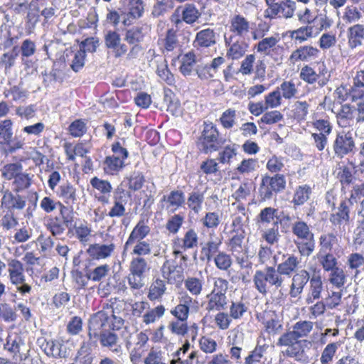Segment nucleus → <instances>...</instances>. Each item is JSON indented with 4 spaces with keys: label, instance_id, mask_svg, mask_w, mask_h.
<instances>
[{
    "label": "nucleus",
    "instance_id": "obj_1",
    "mask_svg": "<svg viewBox=\"0 0 364 364\" xmlns=\"http://www.w3.org/2000/svg\"><path fill=\"white\" fill-rule=\"evenodd\" d=\"M255 289L262 295H266L269 287L276 289L282 287L284 278L275 266H267L263 270H257L253 276Z\"/></svg>",
    "mask_w": 364,
    "mask_h": 364
},
{
    "label": "nucleus",
    "instance_id": "obj_2",
    "mask_svg": "<svg viewBox=\"0 0 364 364\" xmlns=\"http://www.w3.org/2000/svg\"><path fill=\"white\" fill-rule=\"evenodd\" d=\"M253 23L241 14H232L228 20V30L230 38L237 37L242 40L249 38L252 33Z\"/></svg>",
    "mask_w": 364,
    "mask_h": 364
},
{
    "label": "nucleus",
    "instance_id": "obj_3",
    "mask_svg": "<svg viewBox=\"0 0 364 364\" xmlns=\"http://www.w3.org/2000/svg\"><path fill=\"white\" fill-rule=\"evenodd\" d=\"M266 3L268 7L264 11V17L270 19L276 16L292 18L296 10V2L293 0H282L278 2H275V0H268Z\"/></svg>",
    "mask_w": 364,
    "mask_h": 364
},
{
    "label": "nucleus",
    "instance_id": "obj_4",
    "mask_svg": "<svg viewBox=\"0 0 364 364\" xmlns=\"http://www.w3.org/2000/svg\"><path fill=\"white\" fill-rule=\"evenodd\" d=\"M275 267L282 276L290 277L294 273L297 272L301 264V258L292 254L282 253L278 251L273 257Z\"/></svg>",
    "mask_w": 364,
    "mask_h": 364
},
{
    "label": "nucleus",
    "instance_id": "obj_5",
    "mask_svg": "<svg viewBox=\"0 0 364 364\" xmlns=\"http://www.w3.org/2000/svg\"><path fill=\"white\" fill-rule=\"evenodd\" d=\"M286 187V180L284 175L276 174L273 177L266 176L262 180L259 189V196L264 200L272 198L273 193L282 192Z\"/></svg>",
    "mask_w": 364,
    "mask_h": 364
},
{
    "label": "nucleus",
    "instance_id": "obj_6",
    "mask_svg": "<svg viewBox=\"0 0 364 364\" xmlns=\"http://www.w3.org/2000/svg\"><path fill=\"white\" fill-rule=\"evenodd\" d=\"M201 14L193 4H186L181 8H177L171 16V21L176 26L185 22L193 24L200 17Z\"/></svg>",
    "mask_w": 364,
    "mask_h": 364
},
{
    "label": "nucleus",
    "instance_id": "obj_7",
    "mask_svg": "<svg viewBox=\"0 0 364 364\" xmlns=\"http://www.w3.org/2000/svg\"><path fill=\"white\" fill-rule=\"evenodd\" d=\"M218 138V132L216 127L212 122H205L202 136L198 143V149L206 154L215 151Z\"/></svg>",
    "mask_w": 364,
    "mask_h": 364
},
{
    "label": "nucleus",
    "instance_id": "obj_8",
    "mask_svg": "<svg viewBox=\"0 0 364 364\" xmlns=\"http://www.w3.org/2000/svg\"><path fill=\"white\" fill-rule=\"evenodd\" d=\"M162 277L169 284L181 282L183 279V272L174 260L166 259L161 267Z\"/></svg>",
    "mask_w": 364,
    "mask_h": 364
},
{
    "label": "nucleus",
    "instance_id": "obj_9",
    "mask_svg": "<svg viewBox=\"0 0 364 364\" xmlns=\"http://www.w3.org/2000/svg\"><path fill=\"white\" fill-rule=\"evenodd\" d=\"M355 147L352 134L342 131L339 132L334 142V151L339 157L353 151Z\"/></svg>",
    "mask_w": 364,
    "mask_h": 364
},
{
    "label": "nucleus",
    "instance_id": "obj_10",
    "mask_svg": "<svg viewBox=\"0 0 364 364\" xmlns=\"http://www.w3.org/2000/svg\"><path fill=\"white\" fill-rule=\"evenodd\" d=\"M144 12V6L141 0H130L128 5V11L122 12V23L124 26L133 24L137 19L140 18Z\"/></svg>",
    "mask_w": 364,
    "mask_h": 364
},
{
    "label": "nucleus",
    "instance_id": "obj_11",
    "mask_svg": "<svg viewBox=\"0 0 364 364\" xmlns=\"http://www.w3.org/2000/svg\"><path fill=\"white\" fill-rule=\"evenodd\" d=\"M12 124L11 119H5L0 123V144L8 146V148L4 149V157H8V152L13 153L22 146L21 142H17L14 146L9 145L13 136Z\"/></svg>",
    "mask_w": 364,
    "mask_h": 364
},
{
    "label": "nucleus",
    "instance_id": "obj_12",
    "mask_svg": "<svg viewBox=\"0 0 364 364\" xmlns=\"http://www.w3.org/2000/svg\"><path fill=\"white\" fill-rule=\"evenodd\" d=\"M115 247V245L112 242L107 243H95L89 246L86 252L92 259H105L109 257L113 254Z\"/></svg>",
    "mask_w": 364,
    "mask_h": 364
},
{
    "label": "nucleus",
    "instance_id": "obj_13",
    "mask_svg": "<svg viewBox=\"0 0 364 364\" xmlns=\"http://www.w3.org/2000/svg\"><path fill=\"white\" fill-rule=\"evenodd\" d=\"M25 197L19 195L18 191H9L4 192L1 199L2 205L8 209L9 212H14L16 210H20L26 206Z\"/></svg>",
    "mask_w": 364,
    "mask_h": 364
},
{
    "label": "nucleus",
    "instance_id": "obj_14",
    "mask_svg": "<svg viewBox=\"0 0 364 364\" xmlns=\"http://www.w3.org/2000/svg\"><path fill=\"white\" fill-rule=\"evenodd\" d=\"M309 273L301 269L296 272L292 277V282L290 286L289 294L291 297H298L303 291L304 287L310 281Z\"/></svg>",
    "mask_w": 364,
    "mask_h": 364
},
{
    "label": "nucleus",
    "instance_id": "obj_15",
    "mask_svg": "<svg viewBox=\"0 0 364 364\" xmlns=\"http://www.w3.org/2000/svg\"><path fill=\"white\" fill-rule=\"evenodd\" d=\"M107 316L99 311L94 314L89 321L88 333L97 337L101 336L105 331H107L105 327L107 325Z\"/></svg>",
    "mask_w": 364,
    "mask_h": 364
},
{
    "label": "nucleus",
    "instance_id": "obj_16",
    "mask_svg": "<svg viewBox=\"0 0 364 364\" xmlns=\"http://www.w3.org/2000/svg\"><path fill=\"white\" fill-rule=\"evenodd\" d=\"M221 244V240L218 237L210 234L208 240L205 243H201L200 259L207 262L211 261L213 255L219 252Z\"/></svg>",
    "mask_w": 364,
    "mask_h": 364
},
{
    "label": "nucleus",
    "instance_id": "obj_17",
    "mask_svg": "<svg viewBox=\"0 0 364 364\" xmlns=\"http://www.w3.org/2000/svg\"><path fill=\"white\" fill-rule=\"evenodd\" d=\"M325 68L317 73L313 68L306 65L301 69L299 77L303 81L309 84H314L318 82L319 86L323 87L328 82V78L321 77L323 75V72Z\"/></svg>",
    "mask_w": 364,
    "mask_h": 364
},
{
    "label": "nucleus",
    "instance_id": "obj_18",
    "mask_svg": "<svg viewBox=\"0 0 364 364\" xmlns=\"http://www.w3.org/2000/svg\"><path fill=\"white\" fill-rule=\"evenodd\" d=\"M353 205L350 199L343 200L341 202L338 211L330 215V221L334 225H341L342 223H348L350 220V207Z\"/></svg>",
    "mask_w": 364,
    "mask_h": 364
},
{
    "label": "nucleus",
    "instance_id": "obj_19",
    "mask_svg": "<svg viewBox=\"0 0 364 364\" xmlns=\"http://www.w3.org/2000/svg\"><path fill=\"white\" fill-rule=\"evenodd\" d=\"M8 267L9 278L13 284L18 285L25 282L24 268L20 261L16 259H9L8 261Z\"/></svg>",
    "mask_w": 364,
    "mask_h": 364
},
{
    "label": "nucleus",
    "instance_id": "obj_20",
    "mask_svg": "<svg viewBox=\"0 0 364 364\" xmlns=\"http://www.w3.org/2000/svg\"><path fill=\"white\" fill-rule=\"evenodd\" d=\"M232 38H225V45L228 47L226 53V57L232 60H239L245 54L247 45L242 42L236 41L231 43Z\"/></svg>",
    "mask_w": 364,
    "mask_h": 364
},
{
    "label": "nucleus",
    "instance_id": "obj_21",
    "mask_svg": "<svg viewBox=\"0 0 364 364\" xmlns=\"http://www.w3.org/2000/svg\"><path fill=\"white\" fill-rule=\"evenodd\" d=\"M318 52L316 48L311 46H301L291 53L289 60L292 63L308 61L316 58Z\"/></svg>",
    "mask_w": 364,
    "mask_h": 364
},
{
    "label": "nucleus",
    "instance_id": "obj_22",
    "mask_svg": "<svg viewBox=\"0 0 364 364\" xmlns=\"http://www.w3.org/2000/svg\"><path fill=\"white\" fill-rule=\"evenodd\" d=\"M216 43V33L211 28H206L198 32L193 42L195 47L208 48Z\"/></svg>",
    "mask_w": 364,
    "mask_h": 364
},
{
    "label": "nucleus",
    "instance_id": "obj_23",
    "mask_svg": "<svg viewBox=\"0 0 364 364\" xmlns=\"http://www.w3.org/2000/svg\"><path fill=\"white\" fill-rule=\"evenodd\" d=\"M349 46L355 48L363 44L364 41V25L356 23L348 29Z\"/></svg>",
    "mask_w": 364,
    "mask_h": 364
},
{
    "label": "nucleus",
    "instance_id": "obj_24",
    "mask_svg": "<svg viewBox=\"0 0 364 364\" xmlns=\"http://www.w3.org/2000/svg\"><path fill=\"white\" fill-rule=\"evenodd\" d=\"M149 227L145 225L143 220H140L134 228L128 240L125 242L124 250H126L129 245L134 244L135 241L142 240L149 233Z\"/></svg>",
    "mask_w": 364,
    "mask_h": 364
},
{
    "label": "nucleus",
    "instance_id": "obj_25",
    "mask_svg": "<svg viewBox=\"0 0 364 364\" xmlns=\"http://www.w3.org/2000/svg\"><path fill=\"white\" fill-rule=\"evenodd\" d=\"M316 32H317V29L314 27V25L306 24L292 31L290 36L296 42L301 43L311 38L316 36Z\"/></svg>",
    "mask_w": 364,
    "mask_h": 364
},
{
    "label": "nucleus",
    "instance_id": "obj_26",
    "mask_svg": "<svg viewBox=\"0 0 364 364\" xmlns=\"http://www.w3.org/2000/svg\"><path fill=\"white\" fill-rule=\"evenodd\" d=\"M302 341L294 343V345L287 348L284 352L287 357L294 358L299 363H306L309 360V357L306 354L304 347L302 346Z\"/></svg>",
    "mask_w": 364,
    "mask_h": 364
},
{
    "label": "nucleus",
    "instance_id": "obj_27",
    "mask_svg": "<svg viewBox=\"0 0 364 364\" xmlns=\"http://www.w3.org/2000/svg\"><path fill=\"white\" fill-rule=\"evenodd\" d=\"M100 344L103 347L108 348L112 352L119 353L122 350L120 345H118V336L114 332L105 331L99 336Z\"/></svg>",
    "mask_w": 364,
    "mask_h": 364
},
{
    "label": "nucleus",
    "instance_id": "obj_28",
    "mask_svg": "<svg viewBox=\"0 0 364 364\" xmlns=\"http://www.w3.org/2000/svg\"><path fill=\"white\" fill-rule=\"evenodd\" d=\"M207 298L208 301L205 307L208 311L224 310L227 308L228 300L226 295L210 293Z\"/></svg>",
    "mask_w": 364,
    "mask_h": 364
},
{
    "label": "nucleus",
    "instance_id": "obj_29",
    "mask_svg": "<svg viewBox=\"0 0 364 364\" xmlns=\"http://www.w3.org/2000/svg\"><path fill=\"white\" fill-rule=\"evenodd\" d=\"M323 290V283L321 278L318 275H313L310 279V289L309 296L306 298V303L311 304L316 299L321 297V293Z\"/></svg>",
    "mask_w": 364,
    "mask_h": 364
},
{
    "label": "nucleus",
    "instance_id": "obj_30",
    "mask_svg": "<svg viewBox=\"0 0 364 364\" xmlns=\"http://www.w3.org/2000/svg\"><path fill=\"white\" fill-rule=\"evenodd\" d=\"M164 103L166 106L167 111L172 115L178 116L181 114L180 102L170 90H164Z\"/></svg>",
    "mask_w": 364,
    "mask_h": 364
},
{
    "label": "nucleus",
    "instance_id": "obj_31",
    "mask_svg": "<svg viewBox=\"0 0 364 364\" xmlns=\"http://www.w3.org/2000/svg\"><path fill=\"white\" fill-rule=\"evenodd\" d=\"M276 221L279 222L278 210L272 207H267L261 210L257 216V223L267 225Z\"/></svg>",
    "mask_w": 364,
    "mask_h": 364
},
{
    "label": "nucleus",
    "instance_id": "obj_32",
    "mask_svg": "<svg viewBox=\"0 0 364 364\" xmlns=\"http://www.w3.org/2000/svg\"><path fill=\"white\" fill-rule=\"evenodd\" d=\"M58 194L68 205H73L77 202L76 189L69 183L61 185Z\"/></svg>",
    "mask_w": 364,
    "mask_h": 364
},
{
    "label": "nucleus",
    "instance_id": "obj_33",
    "mask_svg": "<svg viewBox=\"0 0 364 364\" xmlns=\"http://www.w3.org/2000/svg\"><path fill=\"white\" fill-rule=\"evenodd\" d=\"M24 345L21 337L17 333L9 334L4 344V349L14 354V356L20 353L21 347Z\"/></svg>",
    "mask_w": 364,
    "mask_h": 364
},
{
    "label": "nucleus",
    "instance_id": "obj_34",
    "mask_svg": "<svg viewBox=\"0 0 364 364\" xmlns=\"http://www.w3.org/2000/svg\"><path fill=\"white\" fill-rule=\"evenodd\" d=\"M161 46H163L164 53L173 51L179 46L175 30L171 28L167 31L165 38L161 40Z\"/></svg>",
    "mask_w": 364,
    "mask_h": 364
},
{
    "label": "nucleus",
    "instance_id": "obj_35",
    "mask_svg": "<svg viewBox=\"0 0 364 364\" xmlns=\"http://www.w3.org/2000/svg\"><path fill=\"white\" fill-rule=\"evenodd\" d=\"M311 194V188L309 185L299 186L294 191L292 203L295 205H301L309 199Z\"/></svg>",
    "mask_w": 364,
    "mask_h": 364
},
{
    "label": "nucleus",
    "instance_id": "obj_36",
    "mask_svg": "<svg viewBox=\"0 0 364 364\" xmlns=\"http://www.w3.org/2000/svg\"><path fill=\"white\" fill-rule=\"evenodd\" d=\"M293 234L298 239H309L314 237V233L310 230L309 225L304 221L299 220L295 222L291 228Z\"/></svg>",
    "mask_w": 364,
    "mask_h": 364
},
{
    "label": "nucleus",
    "instance_id": "obj_37",
    "mask_svg": "<svg viewBox=\"0 0 364 364\" xmlns=\"http://www.w3.org/2000/svg\"><path fill=\"white\" fill-rule=\"evenodd\" d=\"M363 17L362 13L355 6H347L342 16V20L346 24L355 23Z\"/></svg>",
    "mask_w": 364,
    "mask_h": 364
},
{
    "label": "nucleus",
    "instance_id": "obj_38",
    "mask_svg": "<svg viewBox=\"0 0 364 364\" xmlns=\"http://www.w3.org/2000/svg\"><path fill=\"white\" fill-rule=\"evenodd\" d=\"M282 98L290 100L296 97L298 93V89L296 84L291 80L284 81L279 87H277Z\"/></svg>",
    "mask_w": 364,
    "mask_h": 364
},
{
    "label": "nucleus",
    "instance_id": "obj_39",
    "mask_svg": "<svg viewBox=\"0 0 364 364\" xmlns=\"http://www.w3.org/2000/svg\"><path fill=\"white\" fill-rule=\"evenodd\" d=\"M196 64V55L193 53H188L184 55L181 60L180 71L184 76H189L194 70Z\"/></svg>",
    "mask_w": 364,
    "mask_h": 364
},
{
    "label": "nucleus",
    "instance_id": "obj_40",
    "mask_svg": "<svg viewBox=\"0 0 364 364\" xmlns=\"http://www.w3.org/2000/svg\"><path fill=\"white\" fill-rule=\"evenodd\" d=\"M337 122L340 127H346L353 122V111L348 105L341 106L337 114Z\"/></svg>",
    "mask_w": 364,
    "mask_h": 364
},
{
    "label": "nucleus",
    "instance_id": "obj_41",
    "mask_svg": "<svg viewBox=\"0 0 364 364\" xmlns=\"http://www.w3.org/2000/svg\"><path fill=\"white\" fill-rule=\"evenodd\" d=\"M279 41L278 36L267 37L258 42L255 46V49L258 53L267 55L269 53L271 48H274Z\"/></svg>",
    "mask_w": 364,
    "mask_h": 364
},
{
    "label": "nucleus",
    "instance_id": "obj_42",
    "mask_svg": "<svg viewBox=\"0 0 364 364\" xmlns=\"http://www.w3.org/2000/svg\"><path fill=\"white\" fill-rule=\"evenodd\" d=\"M143 26H134L126 31L124 41L129 44H137L144 39Z\"/></svg>",
    "mask_w": 364,
    "mask_h": 364
},
{
    "label": "nucleus",
    "instance_id": "obj_43",
    "mask_svg": "<svg viewBox=\"0 0 364 364\" xmlns=\"http://www.w3.org/2000/svg\"><path fill=\"white\" fill-rule=\"evenodd\" d=\"M149 269L146 260L142 257H133L129 265V272L145 275Z\"/></svg>",
    "mask_w": 364,
    "mask_h": 364
},
{
    "label": "nucleus",
    "instance_id": "obj_44",
    "mask_svg": "<svg viewBox=\"0 0 364 364\" xmlns=\"http://www.w3.org/2000/svg\"><path fill=\"white\" fill-rule=\"evenodd\" d=\"M166 288L163 280L156 279L151 285L148 298L154 301L161 298L165 293Z\"/></svg>",
    "mask_w": 364,
    "mask_h": 364
},
{
    "label": "nucleus",
    "instance_id": "obj_45",
    "mask_svg": "<svg viewBox=\"0 0 364 364\" xmlns=\"http://www.w3.org/2000/svg\"><path fill=\"white\" fill-rule=\"evenodd\" d=\"M203 193L199 191H193L189 194V196L187 199V205L196 213H198L202 208V203H203Z\"/></svg>",
    "mask_w": 364,
    "mask_h": 364
},
{
    "label": "nucleus",
    "instance_id": "obj_46",
    "mask_svg": "<svg viewBox=\"0 0 364 364\" xmlns=\"http://www.w3.org/2000/svg\"><path fill=\"white\" fill-rule=\"evenodd\" d=\"M0 318L7 323L15 321L17 318L16 309L9 304L0 303Z\"/></svg>",
    "mask_w": 364,
    "mask_h": 364
},
{
    "label": "nucleus",
    "instance_id": "obj_47",
    "mask_svg": "<svg viewBox=\"0 0 364 364\" xmlns=\"http://www.w3.org/2000/svg\"><path fill=\"white\" fill-rule=\"evenodd\" d=\"M214 262L216 267L223 271L228 270L232 263L230 255L225 252H219L214 257Z\"/></svg>",
    "mask_w": 364,
    "mask_h": 364
},
{
    "label": "nucleus",
    "instance_id": "obj_48",
    "mask_svg": "<svg viewBox=\"0 0 364 364\" xmlns=\"http://www.w3.org/2000/svg\"><path fill=\"white\" fill-rule=\"evenodd\" d=\"M22 166L19 163H13L5 165L1 169L2 176L11 180L16 177L22 171Z\"/></svg>",
    "mask_w": 364,
    "mask_h": 364
},
{
    "label": "nucleus",
    "instance_id": "obj_49",
    "mask_svg": "<svg viewBox=\"0 0 364 364\" xmlns=\"http://www.w3.org/2000/svg\"><path fill=\"white\" fill-rule=\"evenodd\" d=\"M165 312V308L159 305L149 311L143 316V322L146 324L154 323L157 318L163 316Z\"/></svg>",
    "mask_w": 364,
    "mask_h": 364
},
{
    "label": "nucleus",
    "instance_id": "obj_50",
    "mask_svg": "<svg viewBox=\"0 0 364 364\" xmlns=\"http://www.w3.org/2000/svg\"><path fill=\"white\" fill-rule=\"evenodd\" d=\"M323 11L325 12L324 14H321L316 17L318 23L317 25L314 23H312V25H314V27L317 29V32H316V35H318L323 30L330 28L333 23V20L327 16L326 10L323 9Z\"/></svg>",
    "mask_w": 364,
    "mask_h": 364
},
{
    "label": "nucleus",
    "instance_id": "obj_51",
    "mask_svg": "<svg viewBox=\"0 0 364 364\" xmlns=\"http://www.w3.org/2000/svg\"><path fill=\"white\" fill-rule=\"evenodd\" d=\"M306 242H299L296 243V247L301 256L309 257L311 255L315 249L314 237L309 239H304Z\"/></svg>",
    "mask_w": 364,
    "mask_h": 364
},
{
    "label": "nucleus",
    "instance_id": "obj_52",
    "mask_svg": "<svg viewBox=\"0 0 364 364\" xmlns=\"http://www.w3.org/2000/svg\"><path fill=\"white\" fill-rule=\"evenodd\" d=\"M47 228L50 230L53 236H58L65 232L66 227L63 224L60 218L55 217L50 219L47 225Z\"/></svg>",
    "mask_w": 364,
    "mask_h": 364
},
{
    "label": "nucleus",
    "instance_id": "obj_53",
    "mask_svg": "<svg viewBox=\"0 0 364 364\" xmlns=\"http://www.w3.org/2000/svg\"><path fill=\"white\" fill-rule=\"evenodd\" d=\"M65 151L68 155V159H75L76 157H84L88 151L87 148L82 144H78L75 146L72 145H65Z\"/></svg>",
    "mask_w": 364,
    "mask_h": 364
},
{
    "label": "nucleus",
    "instance_id": "obj_54",
    "mask_svg": "<svg viewBox=\"0 0 364 364\" xmlns=\"http://www.w3.org/2000/svg\"><path fill=\"white\" fill-rule=\"evenodd\" d=\"M233 234L230 240L229 246L232 252H240L242 250V243L245 238V231H231Z\"/></svg>",
    "mask_w": 364,
    "mask_h": 364
},
{
    "label": "nucleus",
    "instance_id": "obj_55",
    "mask_svg": "<svg viewBox=\"0 0 364 364\" xmlns=\"http://www.w3.org/2000/svg\"><path fill=\"white\" fill-rule=\"evenodd\" d=\"M202 280L196 277H188L185 281V287L194 296H198L202 291Z\"/></svg>",
    "mask_w": 364,
    "mask_h": 364
},
{
    "label": "nucleus",
    "instance_id": "obj_56",
    "mask_svg": "<svg viewBox=\"0 0 364 364\" xmlns=\"http://www.w3.org/2000/svg\"><path fill=\"white\" fill-rule=\"evenodd\" d=\"M264 105L267 109L277 108L282 105V96L277 89L273 90L265 96Z\"/></svg>",
    "mask_w": 364,
    "mask_h": 364
},
{
    "label": "nucleus",
    "instance_id": "obj_57",
    "mask_svg": "<svg viewBox=\"0 0 364 364\" xmlns=\"http://www.w3.org/2000/svg\"><path fill=\"white\" fill-rule=\"evenodd\" d=\"M329 282L337 288L342 287L346 282V276L344 271L339 267L331 271Z\"/></svg>",
    "mask_w": 364,
    "mask_h": 364
},
{
    "label": "nucleus",
    "instance_id": "obj_58",
    "mask_svg": "<svg viewBox=\"0 0 364 364\" xmlns=\"http://www.w3.org/2000/svg\"><path fill=\"white\" fill-rule=\"evenodd\" d=\"M312 328L313 323L309 321H298L293 326V331L299 338L306 336Z\"/></svg>",
    "mask_w": 364,
    "mask_h": 364
},
{
    "label": "nucleus",
    "instance_id": "obj_59",
    "mask_svg": "<svg viewBox=\"0 0 364 364\" xmlns=\"http://www.w3.org/2000/svg\"><path fill=\"white\" fill-rule=\"evenodd\" d=\"M350 166H343L340 167V171L338 173V178L341 183L343 188H344L345 186L349 185L351 183H353V181L354 179V177L352 174V168H353V164H350Z\"/></svg>",
    "mask_w": 364,
    "mask_h": 364
},
{
    "label": "nucleus",
    "instance_id": "obj_60",
    "mask_svg": "<svg viewBox=\"0 0 364 364\" xmlns=\"http://www.w3.org/2000/svg\"><path fill=\"white\" fill-rule=\"evenodd\" d=\"M156 73L161 80H164L168 84H171L173 82V76L169 71L167 63L165 60L158 63Z\"/></svg>",
    "mask_w": 364,
    "mask_h": 364
},
{
    "label": "nucleus",
    "instance_id": "obj_61",
    "mask_svg": "<svg viewBox=\"0 0 364 364\" xmlns=\"http://www.w3.org/2000/svg\"><path fill=\"white\" fill-rule=\"evenodd\" d=\"M60 213L61 215V220L63 224L68 228L70 230H72L75 225L73 224L74 222V213L73 210H70L68 208L65 207L64 205H61L60 209Z\"/></svg>",
    "mask_w": 364,
    "mask_h": 364
},
{
    "label": "nucleus",
    "instance_id": "obj_62",
    "mask_svg": "<svg viewBox=\"0 0 364 364\" xmlns=\"http://www.w3.org/2000/svg\"><path fill=\"white\" fill-rule=\"evenodd\" d=\"M198 234L193 229L188 230L183 238L182 248L192 249L198 245Z\"/></svg>",
    "mask_w": 364,
    "mask_h": 364
},
{
    "label": "nucleus",
    "instance_id": "obj_63",
    "mask_svg": "<svg viewBox=\"0 0 364 364\" xmlns=\"http://www.w3.org/2000/svg\"><path fill=\"white\" fill-rule=\"evenodd\" d=\"M236 112L232 109H228L223 112L220 121L225 129L232 128L235 124Z\"/></svg>",
    "mask_w": 364,
    "mask_h": 364
},
{
    "label": "nucleus",
    "instance_id": "obj_64",
    "mask_svg": "<svg viewBox=\"0 0 364 364\" xmlns=\"http://www.w3.org/2000/svg\"><path fill=\"white\" fill-rule=\"evenodd\" d=\"M6 97H11L14 101H23L28 97V92L18 86H13L4 92Z\"/></svg>",
    "mask_w": 364,
    "mask_h": 364
}]
</instances>
